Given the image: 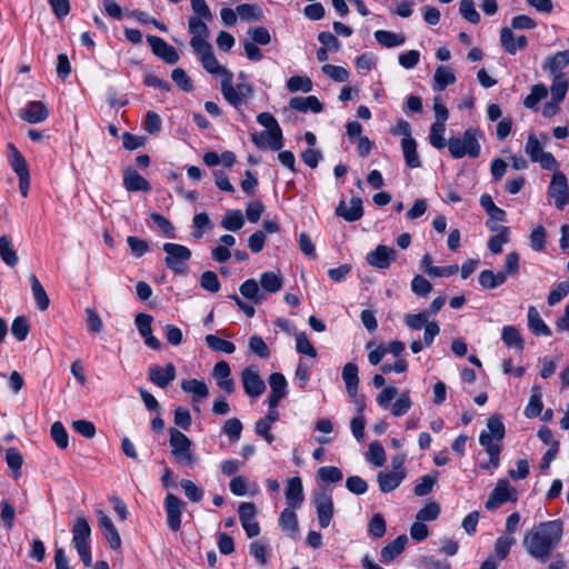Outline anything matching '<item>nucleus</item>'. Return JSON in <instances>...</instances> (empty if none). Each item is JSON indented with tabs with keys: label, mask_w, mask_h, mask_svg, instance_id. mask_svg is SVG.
Returning a JSON list of instances; mask_svg holds the SVG:
<instances>
[{
	"label": "nucleus",
	"mask_w": 569,
	"mask_h": 569,
	"mask_svg": "<svg viewBox=\"0 0 569 569\" xmlns=\"http://www.w3.org/2000/svg\"><path fill=\"white\" fill-rule=\"evenodd\" d=\"M562 536L563 523L561 520L542 521L525 535L522 546L531 558L546 563L560 543Z\"/></svg>",
	"instance_id": "obj_1"
},
{
	"label": "nucleus",
	"mask_w": 569,
	"mask_h": 569,
	"mask_svg": "<svg viewBox=\"0 0 569 569\" xmlns=\"http://www.w3.org/2000/svg\"><path fill=\"white\" fill-rule=\"evenodd\" d=\"M481 132L476 128H468L462 137H451L448 140L447 147L452 158L461 159L465 156L470 158H478L480 154Z\"/></svg>",
	"instance_id": "obj_2"
},
{
	"label": "nucleus",
	"mask_w": 569,
	"mask_h": 569,
	"mask_svg": "<svg viewBox=\"0 0 569 569\" xmlns=\"http://www.w3.org/2000/svg\"><path fill=\"white\" fill-rule=\"evenodd\" d=\"M72 545L77 550L79 557L81 558L83 565L86 567H90L92 565V557L89 547V539L91 537V527L84 517V515H79L72 525Z\"/></svg>",
	"instance_id": "obj_3"
},
{
	"label": "nucleus",
	"mask_w": 569,
	"mask_h": 569,
	"mask_svg": "<svg viewBox=\"0 0 569 569\" xmlns=\"http://www.w3.org/2000/svg\"><path fill=\"white\" fill-rule=\"evenodd\" d=\"M169 433V445L171 449V455L176 458V460L179 463L183 466H194L197 463V457L191 450V440L183 432L176 428H170Z\"/></svg>",
	"instance_id": "obj_4"
},
{
	"label": "nucleus",
	"mask_w": 569,
	"mask_h": 569,
	"mask_svg": "<svg viewBox=\"0 0 569 569\" xmlns=\"http://www.w3.org/2000/svg\"><path fill=\"white\" fill-rule=\"evenodd\" d=\"M506 436V428L499 415L488 418L486 429L479 435V443L485 450H502V440Z\"/></svg>",
	"instance_id": "obj_5"
},
{
	"label": "nucleus",
	"mask_w": 569,
	"mask_h": 569,
	"mask_svg": "<svg viewBox=\"0 0 569 569\" xmlns=\"http://www.w3.org/2000/svg\"><path fill=\"white\" fill-rule=\"evenodd\" d=\"M166 252L164 263L176 274H184L187 272V261L191 258V251L186 246L166 242L162 246Z\"/></svg>",
	"instance_id": "obj_6"
},
{
	"label": "nucleus",
	"mask_w": 569,
	"mask_h": 569,
	"mask_svg": "<svg viewBox=\"0 0 569 569\" xmlns=\"http://www.w3.org/2000/svg\"><path fill=\"white\" fill-rule=\"evenodd\" d=\"M516 500L517 492L513 488L510 487L509 481L506 479H499L496 483V487L489 495L485 507L489 511H493L498 509L502 503Z\"/></svg>",
	"instance_id": "obj_7"
},
{
	"label": "nucleus",
	"mask_w": 569,
	"mask_h": 569,
	"mask_svg": "<svg viewBox=\"0 0 569 569\" xmlns=\"http://www.w3.org/2000/svg\"><path fill=\"white\" fill-rule=\"evenodd\" d=\"M548 196L555 200V206L562 210L567 204H569V187L566 176L556 171L552 174L549 188Z\"/></svg>",
	"instance_id": "obj_8"
},
{
	"label": "nucleus",
	"mask_w": 569,
	"mask_h": 569,
	"mask_svg": "<svg viewBox=\"0 0 569 569\" xmlns=\"http://www.w3.org/2000/svg\"><path fill=\"white\" fill-rule=\"evenodd\" d=\"M313 505L317 510L320 528H327L330 525L335 513L331 493L326 490L315 492Z\"/></svg>",
	"instance_id": "obj_9"
},
{
	"label": "nucleus",
	"mask_w": 569,
	"mask_h": 569,
	"mask_svg": "<svg viewBox=\"0 0 569 569\" xmlns=\"http://www.w3.org/2000/svg\"><path fill=\"white\" fill-rule=\"evenodd\" d=\"M210 20L200 17H189L188 31L191 34L190 46L192 50L209 44L210 30L207 24Z\"/></svg>",
	"instance_id": "obj_10"
},
{
	"label": "nucleus",
	"mask_w": 569,
	"mask_h": 569,
	"mask_svg": "<svg viewBox=\"0 0 569 569\" xmlns=\"http://www.w3.org/2000/svg\"><path fill=\"white\" fill-rule=\"evenodd\" d=\"M241 380L246 395L252 398L260 397L264 390L266 385L259 375L256 366H249L241 372Z\"/></svg>",
	"instance_id": "obj_11"
},
{
	"label": "nucleus",
	"mask_w": 569,
	"mask_h": 569,
	"mask_svg": "<svg viewBox=\"0 0 569 569\" xmlns=\"http://www.w3.org/2000/svg\"><path fill=\"white\" fill-rule=\"evenodd\" d=\"M193 51L199 57L201 64L207 72L211 74H219L221 76V79H226V73H232L219 63L210 43Z\"/></svg>",
	"instance_id": "obj_12"
},
{
	"label": "nucleus",
	"mask_w": 569,
	"mask_h": 569,
	"mask_svg": "<svg viewBox=\"0 0 569 569\" xmlns=\"http://www.w3.org/2000/svg\"><path fill=\"white\" fill-rule=\"evenodd\" d=\"M397 252L392 247L379 244L366 256L369 266L377 269H388L392 261L396 260Z\"/></svg>",
	"instance_id": "obj_13"
},
{
	"label": "nucleus",
	"mask_w": 569,
	"mask_h": 569,
	"mask_svg": "<svg viewBox=\"0 0 569 569\" xmlns=\"http://www.w3.org/2000/svg\"><path fill=\"white\" fill-rule=\"evenodd\" d=\"M147 41L150 44L152 53L166 63L174 64L179 61L177 50L172 46L168 44L162 38L150 34L147 36Z\"/></svg>",
	"instance_id": "obj_14"
},
{
	"label": "nucleus",
	"mask_w": 569,
	"mask_h": 569,
	"mask_svg": "<svg viewBox=\"0 0 569 569\" xmlns=\"http://www.w3.org/2000/svg\"><path fill=\"white\" fill-rule=\"evenodd\" d=\"M184 503L177 496L168 493L164 498V509L167 512V525L172 531L181 528V515Z\"/></svg>",
	"instance_id": "obj_15"
},
{
	"label": "nucleus",
	"mask_w": 569,
	"mask_h": 569,
	"mask_svg": "<svg viewBox=\"0 0 569 569\" xmlns=\"http://www.w3.org/2000/svg\"><path fill=\"white\" fill-rule=\"evenodd\" d=\"M256 507L252 502H241L239 506V520L249 538L260 533V527L256 521Z\"/></svg>",
	"instance_id": "obj_16"
},
{
	"label": "nucleus",
	"mask_w": 569,
	"mask_h": 569,
	"mask_svg": "<svg viewBox=\"0 0 569 569\" xmlns=\"http://www.w3.org/2000/svg\"><path fill=\"white\" fill-rule=\"evenodd\" d=\"M176 367L171 362L167 363L164 368L153 365L148 370V379L162 389L167 388L176 379Z\"/></svg>",
	"instance_id": "obj_17"
},
{
	"label": "nucleus",
	"mask_w": 569,
	"mask_h": 569,
	"mask_svg": "<svg viewBox=\"0 0 569 569\" xmlns=\"http://www.w3.org/2000/svg\"><path fill=\"white\" fill-rule=\"evenodd\" d=\"M213 379L217 381L219 389L230 395L234 391L236 385L231 378V369L226 360L218 361L211 372Z\"/></svg>",
	"instance_id": "obj_18"
},
{
	"label": "nucleus",
	"mask_w": 569,
	"mask_h": 569,
	"mask_svg": "<svg viewBox=\"0 0 569 569\" xmlns=\"http://www.w3.org/2000/svg\"><path fill=\"white\" fill-rule=\"evenodd\" d=\"M97 519L110 548L113 550L119 549L121 547V538L110 517L104 511L98 510Z\"/></svg>",
	"instance_id": "obj_19"
},
{
	"label": "nucleus",
	"mask_w": 569,
	"mask_h": 569,
	"mask_svg": "<svg viewBox=\"0 0 569 569\" xmlns=\"http://www.w3.org/2000/svg\"><path fill=\"white\" fill-rule=\"evenodd\" d=\"M406 476V471H379L377 475V481L380 491L383 493H388L396 490L401 485Z\"/></svg>",
	"instance_id": "obj_20"
},
{
	"label": "nucleus",
	"mask_w": 569,
	"mask_h": 569,
	"mask_svg": "<svg viewBox=\"0 0 569 569\" xmlns=\"http://www.w3.org/2000/svg\"><path fill=\"white\" fill-rule=\"evenodd\" d=\"M500 42L505 51L509 54H516L519 50H523L528 44L525 36L515 37L511 28L508 27L501 29Z\"/></svg>",
	"instance_id": "obj_21"
},
{
	"label": "nucleus",
	"mask_w": 569,
	"mask_h": 569,
	"mask_svg": "<svg viewBox=\"0 0 569 569\" xmlns=\"http://www.w3.org/2000/svg\"><path fill=\"white\" fill-rule=\"evenodd\" d=\"M49 116V110L41 101H31L20 110V117L29 123H39Z\"/></svg>",
	"instance_id": "obj_22"
},
{
	"label": "nucleus",
	"mask_w": 569,
	"mask_h": 569,
	"mask_svg": "<svg viewBox=\"0 0 569 569\" xmlns=\"http://www.w3.org/2000/svg\"><path fill=\"white\" fill-rule=\"evenodd\" d=\"M286 500L289 507L298 509L303 502V486L299 477H292L286 486Z\"/></svg>",
	"instance_id": "obj_23"
},
{
	"label": "nucleus",
	"mask_w": 569,
	"mask_h": 569,
	"mask_svg": "<svg viewBox=\"0 0 569 569\" xmlns=\"http://www.w3.org/2000/svg\"><path fill=\"white\" fill-rule=\"evenodd\" d=\"M336 213L346 221H357L363 216L362 200L358 197L352 198L348 206L341 201L336 209Z\"/></svg>",
	"instance_id": "obj_24"
},
{
	"label": "nucleus",
	"mask_w": 569,
	"mask_h": 569,
	"mask_svg": "<svg viewBox=\"0 0 569 569\" xmlns=\"http://www.w3.org/2000/svg\"><path fill=\"white\" fill-rule=\"evenodd\" d=\"M528 328L537 337H550L552 335L551 329L541 318L538 309L533 306L528 308L527 315Z\"/></svg>",
	"instance_id": "obj_25"
},
{
	"label": "nucleus",
	"mask_w": 569,
	"mask_h": 569,
	"mask_svg": "<svg viewBox=\"0 0 569 569\" xmlns=\"http://www.w3.org/2000/svg\"><path fill=\"white\" fill-rule=\"evenodd\" d=\"M342 380L346 385L347 393L350 398H355L359 388V369L353 362H348L343 366L341 371Z\"/></svg>",
	"instance_id": "obj_26"
},
{
	"label": "nucleus",
	"mask_w": 569,
	"mask_h": 569,
	"mask_svg": "<svg viewBox=\"0 0 569 569\" xmlns=\"http://www.w3.org/2000/svg\"><path fill=\"white\" fill-rule=\"evenodd\" d=\"M123 186L130 191H144L148 192L151 190V186L147 179H144L138 171L134 169H127L123 174Z\"/></svg>",
	"instance_id": "obj_27"
},
{
	"label": "nucleus",
	"mask_w": 569,
	"mask_h": 569,
	"mask_svg": "<svg viewBox=\"0 0 569 569\" xmlns=\"http://www.w3.org/2000/svg\"><path fill=\"white\" fill-rule=\"evenodd\" d=\"M181 389L192 396L193 402L207 399L210 393L207 383L199 379L182 380Z\"/></svg>",
	"instance_id": "obj_28"
},
{
	"label": "nucleus",
	"mask_w": 569,
	"mask_h": 569,
	"mask_svg": "<svg viewBox=\"0 0 569 569\" xmlns=\"http://www.w3.org/2000/svg\"><path fill=\"white\" fill-rule=\"evenodd\" d=\"M289 106L299 112H307L310 110L315 113H318L323 109L322 102L315 96L292 97L289 101Z\"/></svg>",
	"instance_id": "obj_29"
},
{
	"label": "nucleus",
	"mask_w": 569,
	"mask_h": 569,
	"mask_svg": "<svg viewBox=\"0 0 569 569\" xmlns=\"http://www.w3.org/2000/svg\"><path fill=\"white\" fill-rule=\"evenodd\" d=\"M221 93L223 98L234 108H240L244 101L243 97L238 93L233 86V74L226 73V79H221Z\"/></svg>",
	"instance_id": "obj_30"
},
{
	"label": "nucleus",
	"mask_w": 569,
	"mask_h": 569,
	"mask_svg": "<svg viewBox=\"0 0 569 569\" xmlns=\"http://www.w3.org/2000/svg\"><path fill=\"white\" fill-rule=\"evenodd\" d=\"M268 381L271 389L268 401H272V403H279L280 400L287 395V380L282 373L273 372L269 376Z\"/></svg>",
	"instance_id": "obj_31"
},
{
	"label": "nucleus",
	"mask_w": 569,
	"mask_h": 569,
	"mask_svg": "<svg viewBox=\"0 0 569 569\" xmlns=\"http://www.w3.org/2000/svg\"><path fill=\"white\" fill-rule=\"evenodd\" d=\"M407 542L408 537L406 535L398 536L381 549V559L385 562L393 561L403 551Z\"/></svg>",
	"instance_id": "obj_32"
},
{
	"label": "nucleus",
	"mask_w": 569,
	"mask_h": 569,
	"mask_svg": "<svg viewBox=\"0 0 569 569\" xmlns=\"http://www.w3.org/2000/svg\"><path fill=\"white\" fill-rule=\"evenodd\" d=\"M569 66V50L559 51L552 57L546 59L542 64L543 70L553 76L562 73L561 71Z\"/></svg>",
	"instance_id": "obj_33"
},
{
	"label": "nucleus",
	"mask_w": 569,
	"mask_h": 569,
	"mask_svg": "<svg viewBox=\"0 0 569 569\" xmlns=\"http://www.w3.org/2000/svg\"><path fill=\"white\" fill-rule=\"evenodd\" d=\"M242 297L253 301L254 303H262L267 296L261 290L259 283L254 279H247L239 288Z\"/></svg>",
	"instance_id": "obj_34"
},
{
	"label": "nucleus",
	"mask_w": 569,
	"mask_h": 569,
	"mask_svg": "<svg viewBox=\"0 0 569 569\" xmlns=\"http://www.w3.org/2000/svg\"><path fill=\"white\" fill-rule=\"evenodd\" d=\"M501 340L507 347L515 348L517 351H522L525 348L523 338L515 326L502 327Z\"/></svg>",
	"instance_id": "obj_35"
},
{
	"label": "nucleus",
	"mask_w": 569,
	"mask_h": 569,
	"mask_svg": "<svg viewBox=\"0 0 569 569\" xmlns=\"http://www.w3.org/2000/svg\"><path fill=\"white\" fill-rule=\"evenodd\" d=\"M401 150L403 153L406 164L409 168H419L421 166V161L417 152V141L413 138L402 139Z\"/></svg>",
	"instance_id": "obj_36"
},
{
	"label": "nucleus",
	"mask_w": 569,
	"mask_h": 569,
	"mask_svg": "<svg viewBox=\"0 0 569 569\" xmlns=\"http://www.w3.org/2000/svg\"><path fill=\"white\" fill-rule=\"evenodd\" d=\"M376 41L385 48H395L402 46L406 41V37L401 33H395L387 30H377L375 32Z\"/></svg>",
	"instance_id": "obj_37"
},
{
	"label": "nucleus",
	"mask_w": 569,
	"mask_h": 569,
	"mask_svg": "<svg viewBox=\"0 0 569 569\" xmlns=\"http://www.w3.org/2000/svg\"><path fill=\"white\" fill-rule=\"evenodd\" d=\"M30 283H31V290L33 298L36 300L37 307L39 310L44 311L49 308L50 299L43 288V286L40 283L36 274H30L29 277Z\"/></svg>",
	"instance_id": "obj_38"
},
{
	"label": "nucleus",
	"mask_w": 569,
	"mask_h": 569,
	"mask_svg": "<svg viewBox=\"0 0 569 569\" xmlns=\"http://www.w3.org/2000/svg\"><path fill=\"white\" fill-rule=\"evenodd\" d=\"M259 282L266 295L276 293L282 288V278L273 271L262 272Z\"/></svg>",
	"instance_id": "obj_39"
},
{
	"label": "nucleus",
	"mask_w": 569,
	"mask_h": 569,
	"mask_svg": "<svg viewBox=\"0 0 569 569\" xmlns=\"http://www.w3.org/2000/svg\"><path fill=\"white\" fill-rule=\"evenodd\" d=\"M569 88V81L565 73H558L553 76L550 92H551V99L555 102H561L568 91Z\"/></svg>",
	"instance_id": "obj_40"
},
{
	"label": "nucleus",
	"mask_w": 569,
	"mask_h": 569,
	"mask_svg": "<svg viewBox=\"0 0 569 569\" xmlns=\"http://www.w3.org/2000/svg\"><path fill=\"white\" fill-rule=\"evenodd\" d=\"M433 81V90L442 91L456 81V76L449 68L440 66L436 69Z\"/></svg>",
	"instance_id": "obj_41"
},
{
	"label": "nucleus",
	"mask_w": 569,
	"mask_h": 569,
	"mask_svg": "<svg viewBox=\"0 0 569 569\" xmlns=\"http://www.w3.org/2000/svg\"><path fill=\"white\" fill-rule=\"evenodd\" d=\"M0 257L9 267L18 264L19 258L17 251L13 249L12 241L7 236L0 237Z\"/></svg>",
	"instance_id": "obj_42"
},
{
	"label": "nucleus",
	"mask_w": 569,
	"mask_h": 569,
	"mask_svg": "<svg viewBox=\"0 0 569 569\" xmlns=\"http://www.w3.org/2000/svg\"><path fill=\"white\" fill-rule=\"evenodd\" d=\"M9 149V158L12 170L20 176L29 174L28 166L26 159L21 154V152L12 144H8Z\"/></svg>",
	"instance_id": "obj_43"
},
{
	"label": "nucleus",
	"mask_w": 569,
	"mask_h": 569,
	"mask_svg": "<svg viewBox=\"0 0 569 569\" xmlns=\"http://www.w3.org/2000/svg\"><path fill=\"white\" fill-rule=\"evenodd\" d=\"M204 340L207 347L216 352L230 355L233 353L236 350V346L233 342L221 339L216 335H207Z\"/></svg>",
	"instance_id": "obj_44"
},
{
	"label": "nucleus",
	"mask_w": 569,
	"mask_h": 569,
	"mask_svg": "<svg viewBox=\"0 0 569 569\" xmlns=\"http://www.w3.org/2000/svg\"><path fill=\"white\" fill-rule=\"evenodd\" d=\"M243 224L242 212L238 209L227 211L221 220V227L228 231H238Z\"/></svg>",
	"instance_id": "obj_45"
},
{
	"label": "nucleus",
	"mask_w": 569,
	"mask_h": 569,
	"mask_svg": "<svg viewBox=\"0 0 569 569\" xmlns=\"http://www.w3.org/2000/svg\"><path fill=\"white\" fill-rule=\"evenodd\" d=\"M543 405L541 400V392L539 387H533L528 405L525 408V416L527 418H536L542 411Z\"/></svg>",
	"instance_id": "obj_46"
},
{
	"label": "nucleus",
	"mask_w": 569,
	"mask_h": 569,
	"mask_svg": "<svg viewBox=\"0 0 569 569\" xmlns=\"http://www.w3.org/2000/svg\"><path fill=\"white\" fill-rule=\"evenodd\" d=\"M279 526L282 531L288 532L289 535H293L298 530V520L295 509L291 507L286 508L279 518Z\"/></svg>",
	"instance_id": "obj_47"
},
{
	"label": "nucleus",
	"mask_w": 569,
	"mask_h": 569,
	"mask_svg": "<svg viewBox=\"0 0 569 569\" xmlns=\"http://www.w3.org/2000/svg\"><path fill=\"white\" fill-rule=\"evenodd\" d=\"M515 545L516 538L513 536L502 535L498 537L493 546L497 558L499 560H505Z\"/></svg>",
	"instance_id": "obj_48"
},
{
	"label": "nucleus",
	"mask_w": 569,
	"mask_h": 569,
	"mask_svg": "<svg viewBox=\"0 0 569 569\" xmlns=\"http://www.w3.org/2000/svg\"><path fill=\"white\" fill-rule=\"evenodd\" d=\"M480 204L485 209V211L488 213L491 220L495 221H503L506 217L505 210L497 207L488 193H483L480 197Z\"/></svg>",
	"instance_id": "obj_49"
},
{
	"label": "nucleus",
	"mask_w": 569,
	"mask_h": 569,
	"mask_svg": "<svg viewBox=\"0 0 569 569\" xmlns=\"http://www.w3.org/2000/svg\"><path fill=\"white\" fill-rule=\"evenodd\" d=\"M437 480H438L437 472L422 476L421 478L418 479V481L415 486V489H413L415 495L418 497H425V496L429 495L432 491L433 486L436 485Z\"/></svg>",
	"instance_id": "obj_50"
},
{
	"label": "nucleus",
	"mask_w": 569,
	"mask_h": 569,
	"mask_svg": "<svg viewBox=\"0 0 569 569\" xmlns=\"http://www.w3.org/2000/svg\"><path fill=\"white\" fill-rule=\"evenodd\" d=\"M548 89L543 83H537L531 87L530 93L523 100V104L528 109H535L539 101L547 98Z\"/></svg>",
	"instance_id": "obj_51"
},
{
	"label": "nucleus",
	"mask_w": 569,
	"mask_h": 569,
	"mask_svg": "<svg viewBox=\"0 0 569 569\" xmlns=\"http://www.w3.org/2000/svg\"><path fill=\"white\" fill-rule=\"evenodd\" d=\"M313 88L312 81L307 76H292L287 80V89L290 92H310Z\"/></svg>",
	"instance_id": "obj_52"
},
{
	"label": "nucleus",
	"mask_w": 569,
	"mask_h": 569,
	"mask_svg": "<svg viewBox=\"0 0 569 569\" xmlns=\"http://www.w3.org/2000/svg\"><path fill=\"white\" fill-rule=\"evenodd\" d=\"M446 123L433 122L430 127L429 141L436 149H442L448 142L445 140Z\"/></svg>",
	"instance_id": "obj_53"
},
{
	"label": "nucleus",
	"mask_w": 569,
	"mask_h": 569,
	"mask_svg": "<svg viewBox=\"0 0 569 569\" xmlns=\"http://www.w3.org/2000/svg\"><path fill=\"white\" fill-rule=\"evenodd\" d=\"M50 435L58 448L66 449L68 447L69 436L62 422L54 421L51 425Z\"/></svg>",
	"instance_id": "obj_54"
},
{
	"label": "nucleus",
	"mask_w": 569,
	"mask_h": 569,
	"mask_svg": "<svg viewBox=\"0 0 569 569\" xmlns=\"http://www.w3.org/2000/svg\"><path fill=\"white\" fill-rule=\"evenodd\" d=\"M366 458L370 463H372L376 467H382L385 465L386 452L380 442L373 441L369 445Z\"/></svg>",
	"instance_id": "obj_55"
},
{
	"label": "nucleus",
	"mask_w": 569,
	"mask_h": 569,
	"mask_svg": "<svg viewBox=\"0 0 569 569\" xmlns=\"http://www.w3.org/2000/svg\"><path fill=\"white\" fill-rule=\"evenodd\" d=\"M242 429V423L238 418H229L224 421L221 432L228 436L231 441H238Z\"/></svg>",
	"instance_id": "obj_56"
},
{
	"label": "nucleus",
	"mask_w": 569,
	"mask_h": 569,
	"mask_svg": "<svg viewBox=\"0 0 569 569\" xmlns=\"http://www.w3.org/2000/svg\"><path fill=\"white\" fill-rule=\"evenodd\" d=\"M321 71L336 82H347L350 76L346 68L335 64H323Z\"/></svg>",
	"instance_id": "obj_57"
},
{
	"label": "nucleus",
	"mask_w": 569,
	"mask_h": 569,
	"mask_svg": "<svg viewBox=\"0 0 569 569\" xmlns=\"http://www.w3.org/2000/svg\"><path fill=\"white\" fill-rule=\"evenodd\" d=\"M429 313L427 311H422L419 313H408L405 317V323L407 327L413 330H420L426 328L429 325Z\"/></svg>",
	"instance_id": "obj_58"
},
{
	"label": "nucleus",
	"mask_w": 569,
	"mask_h": 569,
	"mask_svg": "<svg viewBox=\"0 0 569 569\" xmlns=\"http://www.w3.org/2000/svg\"><path fill=\"white\" fill-rule=\"evenodd\" d=\"M525 152L529 156L532 162H536L543 151L541 142L537 139L533 133H530L525 146Z\"/></svg>",
	"instance_id": "obj_59"
},
{
	"label": "nucleus",
	"mask_w": 569,
	"mask_h": 569,
	"mask_svg": "<svg viewBox=\"0 0 569 569\" xmlns=\"http://www.w3.org/2000/svg\"><path fill=\"white\" fill-rule=\"evenodd\" d=\"M317 476L323 482H339L342 480V471L338 467L326 466L321 467L317 471Z\"/></svg>",
	"instance_id": "obj_60"
},
{
	"label": "nucleus",
	"mask_w": 569,
	"mask_h": 569,
	"mask_svg": "<svg viewBox=\"0 0 569 569\" xmlns=\"http://www.w3.org/2000/svg\"><path fill=\"white\" fill-rule=\"evenodd\" d=\"M296 350L299 353L309 356L311 358L317 357V350L308 339L306 332L301 331L296 336Z\"/></svg>",
	"instance_id": "obj_61"
},
{
	"label": "nucleus",
	"mask_w": 569,
	"mask_h": 569,
	"mask_svg": "<svg viewBox=\"0 0 569 569\" xmlns=\"http://www.w3.org/2000/svg\"><path fill=\"white\" fill-rule=\"evenodd\" d=\"M459 11L470 23L477 24L480 21V14L476 10L475 2L472 0H461Z\"/></svg>",
	"instance_id": "obj_62"
},
{
	"label": "nucleus",
	"mask_w": 569,
	"mask_h": 569,
	"mask_svg": "<svg viewBox=\"0 0 569 569\" xmlns=\"http://www.w3.org/2000/svg\"><path fill=\"white\" fill-rule=\"evenodd\" d=\"M440 505L436 501L428 502L422 509H420L416 516L417 520L420 521H432L436 520L440 515Z\"/></svg>",
	"instance_id": "obj_63"
},
{
	"label": "nucleus",
	"mask_w": 569,
	"mask_h": 569,
	"mask_svg": "<svg viewBox=\"0 0 569 569\" xmlns=\"http://www.w3.org/2000/svg\"><path fill=\"white\" fill-rule=\"evenodd\" d=\"M569 293V281L559 282L548 295V305L559 303Z\"/></svg>",
	"instance_id": "obj_64"
}]
</instances>
